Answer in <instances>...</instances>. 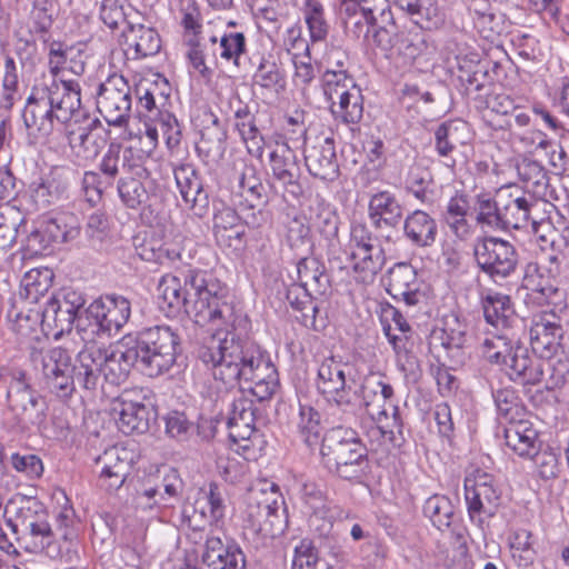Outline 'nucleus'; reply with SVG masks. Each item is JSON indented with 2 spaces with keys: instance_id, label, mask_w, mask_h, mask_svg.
I'll list each match as a JSON object with an SVG mask.
<instances>
[{
  "instance_id": "f257e3e1",
  "label": "nucleus",
  "mask_w": 569,
  "mask_h": 569,
  "mask_svg": "<svg viewBox=\"0 0 569 569\" xmlns=\"http://www.w3.org/2000/svg\"><path fill=\"white\" fill-rule=\"evenodd\" d=\"M199 360L216 381L232 388L240 381L259 401L269 400L279 388L278 371L270 357L253 341L237 333V325L210 338L198 349Z\"/></svg>"
},
{
  "instance_id": "f03ea898",
  "label": "nucleus",
  "mask_w": 569,
  "mask_h": 569,
  "mask_svg": "<svg viewBox=\"0 0 569 569\" xmlns=\"http://www.w3.org/2000/svg\"><path fill=\"white\" fill-rule=\"evenodd\" d=\"M158 290L169 315L184 310L199 327L220 333L241 320L224 288L199 269L179 270L161 277Z\"/></svg>"
},
{
  "instance_id": "7ed1b4c3",
  "label": "nucleus",
  "mask_w": 569,
  "mask_h": 569,
  "mask_svg": "<svg viewBox=\"0 0 569 569\" xmlns=\"http://www.w3.org/2000/svg\"><path fill=\"white\" fill-rule=\"evenodd\" d=\"M78 383L87 390H96L103 378L110 385L124 382L132 368L138 370L137 353L126 337L116 347H101L97 342L84 345L78 353Z\"/></svg>"
},
{
  "instance_id": "20e7f679",
  "label": "nucleus",
  "mask_w": 569,
  "mask_h": 569,
  "mask_svg": "<svg viewBox=\"0 0 569 569\" xmlns=\"http://www.w3.org/2000/svg\"><path fill=\"white\" fill-rule=\"evenodd\" d=\"M320 455L323 466L341 479L358 480L369 470L367 449L350 428L329 429L322 437Z\"/></svg>"
},
{
  "instance_id": "39448f33",
  "label": "nucleus",
  "mask_w": 569,
  "mask_h": 569,
  "mask_svg": "<svg viewBox=\"0 0 569 569\" xmlns=\"http://www.w3.org/2000/svg\"><path fill=\"white\" fill-rule=\"evenodd\" d=\"M138 358V370L148 377L168 372L181 353L179 335L167 326L146 328L127 337Z\"/></svg>"
},
{
  "instance_id": "423d86ee",
  "label": "nucleus",
  "mask_w": 569,
  "mask_h": 569,
  "mask_svg": "<svg viewBox=\"0 0 569 569\" xmlns=\"http://www.w3.org/2000/svg\"><path fill=\"white\" fill-rule=\"evenodd\" d=\"M180 24L187 47V58L192 68L202 77L211 73L208 63L218 61L219 30L213 21L202 22V14L194 1H187L181 9Z\"/></svg>"
},
{
  "instance_id": "0eeeda50",
  "label": "nucleus",
  "mask_w": 569,
  "mask_h": 569,
  "mask_svg": "<svg viewBox=\"0 0 569 569\" xmlns=\"http://www.w3.org/2000/svg\"><path fill=\"white\" fill-rule=\"evenodd\" d=\"M80 108V93L67 82H56L41 89L38 112H43L38 132L46 138L49 149H57L62 138V124Z\"/></svg>"
},
{
  "instance_id": "6e6552de",
  "label": "nucleus",
  "mask_w": 569,
  "mask_h": 569,
  "mask_svg": "<svg viewBox=\"0 0 569 569\" xmlns=\"http://www.w3.org/2000/svg\"><path fill=\"white\" fill-rule=\"evenodd\" d=\"M130 302L122 296L101 297L89 305L86 317L78 319V333L84 345L118 332L129 320Z\"/></svg>"
},
{
  "instance_id": "1a4fd4ad",
  "label": "nucleus",
  "mask_w": 569,
  "mask_h": 569,
  "mask_svg": "<svg viewBox=\"0 0 569 569\" xmlns=\"http://www.w3.org/2000/svg\"><path fill=\"white\" fill-rule=\"evenodd\" d=\"M247 520L264 538H273L283 530L284 500L279 487L269 481L252 486L246 497Z\"/></svg>"
},
{
  "instance_id": "9d476101",
  "label": "nucleus",
  "mask_w": 569,
  "mask_h": 569,
  "mask_svg": "<svg viewBox=\"0 0 569 569\" xmlns=\"http://www.w3.org/2000/svg\"><path fill=\"white\" fill-rule=\"evenodd\" d=\"M367 224L353 222L350 226L349 240L345 253L356 274L357 281L369 283L386 264L385 249Z\"/></svg>"
},
{
  "instance_id": "9b49d317",
  "label": "nucleus",
  "mask_w": 569,
  "mask_h": 569,
  "mask_svg": "<svg viewBox=\"0 0 569 569\" xmlns=\"http://www.w3.org/2000/svg\"><path fill=\"white\" fill-rule=\"evenodd\" d=\"M499 204L501 230L522 229L531 223L536 233H539L540 229H549L550 237L548 238L542 233L539 234V239L542 242H549L551 247L555 246L552 236H556L557 231L551 229V223L549 221L538 223L533 217L535 211L540 206V202L533 196L526 194L511 186L501 187L499 189Z\"/></svg>"
},
{
  "instance_id": "f8f14e48",
  "label": "nucleus",
  "mask_w": 569,
  "mask_h": 569,
  "mask_svg": "<svg viewBox=\"0 0 569 569\" xmlns=\"http://www.w3.org/2000/svg\"><path fill=\"white\" fill-rule=\"evenodd\" d=\"M472 251L479 270L495 282L508 278L518 267V251L505 239L492 236L478 237Z\"/></svg>"
},
{
  "instance_id": "ddd939ff",
  "label": "nucleus",
  "mask_w": 569,
  "mask_h": 569,
  "mask_svg": "<svg viewBox=\"0 0 569 569\" xmlns=\"http://www.w3.org/2000/svg\"><path fill=\"white\" fill-rule=\"evenodd\" d=\"M569 321L567 312L541 310L532 316L530 345L541 358H552L562 352Z\"/></svg>"
},
{
  "instance_id": "4468645a",
  "label": "nucleus",
  "mask_w": 569,
  "mask_h": 569,
  "mask_svg": "<svg viewBox=\"0 0 569 569\" xmlns=\"http://www.w3.org/2000/svg\"><path fill=\"white\" fill-rule=\"evenodd\" d=\"M465 499L471 522L483 529L499 509L501 492L491 475L478 472L473 478H466Z\"/></svg>"
},
{
  "instance_id": "2eb2a0df",
  "label": "nucleus",
  "mask_w": 569,
  "mask_h": 569,
  "mask_svg": "<svg viewBox=\"0 0 569 569\" xmlns=\"http://www.w3.org/2000/svg\"><path fill=\"white\" fill-rule=\"evenodd\" d=\"M97 109L110 126L128 123L132 110V90L122 74L113 73L99 84Z\"/></svg>"
},
{
  "instance_id": "dca6fc26",
  "label": "nucleus",
  "mask_w": 569,
  "mask_h": 569,
  "mask_svg": "<svg viewBox=\"0 0 569 569\" xmlns=\"http://www.w3.org/2000/svg\"><path fill=\"white\" fill-rule=\"evenodd\" d=\"M41 365L43 388L62 399L71 397L78 367L72 363L69 351L61 347L48 349L41 352Z\"/></svg>"
},
{
  "instance_id": "f3484780",
  "label": "nucleus",
  "mask_w": 569,
  "mask_h": 569,
  "mask_svg": "<svg viewBox=\"0 0 569 569\" xmlns=\"http://www.w3.org/2000/svg\"><path fill=\"white\" fill-rule=\"evenodd\" d=\"M347 363L331 356L325 358L318 368L317 390L340 408L348 410L357 398L351 395V386L346 380Z\"/></svg>"
},
{
  "instance_id": "a211bd4d",
  "label": "nucleus",
  "mask_w": 569,
  "mask_h": 569,
  "mask_svg": "<svg viewBox=\"0 0 569 569\" xmlns=\"http://www.w3.org/2000/svg\"><path fill=\"white\" fill-rule=\"evenodd\" d=\"M148 156L133 147H122L120 143H110L100 162V171L114 180L123 177H149L146 167Z\"/></svg>"
},
{
  "instance_id": "6ab92c4d",
  "label": "nucleus",
  "mask_w": 569,
  "mask_h": 569,
  "mask_svg": "<svg viewBox=\"0 0 569 569\" xmlns=\"http://www.w3.org/2000/svg\"><path fill=\"white\" fill-rule=\"evenodd\" d=\"M94 462L100 467L98 487L109 495H114L131 472L133 455L124 447L112 446L99 455Z\"/></svg>"
},
{
  "instance_id": "aec40b11",
  "label": "nucleus",
  "mask_w": 569,
  "mask_h": 569,
  "mask_svg": "<svg viewBox=\"0 0 569 569\" xmlns=\"http://www.w3.org/2000/svg\"><path fill=\"white\" fill-rule=\"evenodd\" d=\"M503 365L507 367L509 379L523 387L539 385L545 376V361L542 358L518 343Z\"/></svg>"
},
{
  "instance_id": "412c9836",
  "label": "nucleus",
  "mask_w": 569,
  "mask_h": 569,
  "mask_svg": "<svg viewBox=\"0 0 569 569\" xmlns=\"http://www.w3.org/2000/svg\"><path fill=\"white\" fill-rule=\"evenodd\" d=\"M38 223V241L42 244L43 251L79 234L74 217L63 211L51 210L43 213Z\"/></svg>"
},
{
  "instance_id": "4be33fe9",
  "label": "nucleus",
  "mask_w": 569,
  "mask_h": 569,
  "mask_svg": "<svg viewBox=\"0 0 569 569\" xmlns=\"http://www.w3.org/2000/svg\"><path fill=\"white\" fill-rule=\"evenodd\" d=\"M174 179L182 199L192 214L197 218H204L209 213V194L203 189L202 181L191 163H183L173 171Z\"/></svg>"
},
{
  "instance_id": "5701e85b",
  "label": "nucleus",
  "mask_w": 569,
  "mask_h": 569,
  "mask_svg": "<svg viewBox=\"0 0 569 569\" xmlns=\"http://www.w3.org/2000/svg\"><path fill=\"white\" fill-rule=\"evenodd\" d=\"M111 415L118 429L124 435L144 433L149 430L153 410L139 401L122 396L113 402Z\"/></svg>"
},
{
  "instance_id": "b1692460",
  "label": "nucleus",
  "mask_w": 569,
  "mask_h": 569,
  "mask_svg": "<svg viewBox=\"0 0 569 569\" xmlns=\"http://www.w3.org/2000/svg\"><path fill=\"white\" fill-rule=\"evenodd\" d=\"M387 291L407 306H416L425 298L420 290L417 272L409 263H397L389 271Z\"/></svg>"
},
{
  "instance_id": "393cba45",
  "label": "nucleus",
  "mask_w": 569,
  "mask_h": 569,
  "mask_svg": "<svg viewBox=\"0 0 569 569\" xmlns=\"http://www.w3.org/2000/svg\"><path fill=\"white\" fill-rule=\"evenodd\" d=\"M305 161L308 171L316 178L335 181L339 177V166L332 138L319 140L307 149Z\"/></svg>"
},
{
  "instance_id": "a878e982",
  "label": "nucleus",
  "mask_w": 569,
  "mask_h": 569,
  "mask_svg": "<svg viewBox=\"0 0 569 569\" xmlns=\"http://www.w3.org/2000/svg\"><path fill=\"white\" fill-rule=\"evenodd\" d=\"M57 0H44L43 6L40 7L38 2V32L43 33L41 39L43 41V49L49 58V67L53 74H56L66 62V50L63 43L60 41L49 42L46 38L49 29L53 23L54 17L58 16Z\"/></svg>"
},
{
  "instance_id": "bb28decb",
  "label": "nucleus",
  "mask_w": 569,
  "mask_h": 569,
  "mask_svg": "<svg viewBox=\"0 0 569 569\" xmlns=\"http://www.w3.org/2000/svg\"><path fill=\"white\" fill-rule=\"evenodd\" d=\"M256 411L253 401L242 395L233 399L227 426L230 430L229 437L234 442L250 439L256 431Z\"/></svg>"
},
{
  "instance_id": "cd10ccee",
  "label": "nucleus",
  "mask_w": 569,
  "mask_h": 569,
  "mask_svg": "<svg viewBox=\"0 0 569 569\" xmlns=\"http://www.w3.org/2000/svg\"><path fill=\"white\" fill-rule=\"evenodd\" d=\"M368 216L376 229L396 228L402 219V207L392 192L379 191L370 197Z\"/></svg>"
},
{
  "instance_id": "c85d7f7f",
  "label": "nucleus",
  "mask_w": 569,
  "mask_h": 569,
  "mask_svg": "<svg viewBox=\"0 0 569 569\" xmlns=\"http://www.w3.org/2000/svg\"><path fill=\"white\" fill-rule=\"evenodd\" d=\"M508 448L522 458H533L539 452L538 431L528 420L518 419L505 429Z\"/></svg>"
},
{
  "instance_id": "c756f323",
  "label": "nucleus",
  "mask_w": 569,
  "mask_h": 569,
  "mask_svg": "<svg viewBox=\"0 0 569 569\" xmlns=\"http://www.w3.org/2000/svg\"><path fill=\"white\" fill-rule=\"evenodd\" d=\"M405 237L418 248L432 247L437 240V221L423 210H415L403 221Z\"/></svg>"
},
{
  "instance_id": "7c9ffc66",
  "label": "nucleus",
  "mask_w": 569,
  "mask_h": 569,
  "mask_svg": "<svg viewBox=\"0 0 569 569\" xmlns=\"http://www.w3.org/2000/svg\"><path fill=\"white\" fill-rule=\"evenodd\" d=\"M227 130L216 116L211 124L201 130L200 140L196 144L198 156L207 163H218L226 152Z\"/></svg>"
},
{
  "instance_id": "2f4dec72",
  "label": "nucleus",
  "mask_w": 569,
  "mask_h": 569,
  "mask_svg": "<svg viewBox=\"0 0 569 569\" xmlns=\"http://www.w3.org/2000/svg\"><path fill=\"white\" fill-rule=\"evenodd\" d=\"M96 122H98L97 119L88 127H79L77 130L69 131V144L79 161L94 160L104 147L106 140L97 129L92 128Z\"/></svg>"
},
{
  "instance_id": "473e14b6",
  "label": "nucleus",
  "mask_w": 569,
  "mask_h": 569,
  "mask_svg": "<svg viewBox=\"0 0 569 569\" xmlns=\"http://www.w3.org/2000/svg\"><path fill=\"white\" fill-rule=\"evenodd\" d=\"M299 288L310 295L322 296L330 287L325 264L315 257H305L297 263Z\"/></svg>"
},
{
  "instance_id": "72a5a7b5",
  "label": "nucleus",
  "mask_w": 569,
  "mask_h": 569,
  "mask_svg": "<svg viewBox=\"0 0 569 569\" xmlns=\"http://www.w3.org/2000/svg\"><path fill=\"white\" fill-rule=\"evenodd\" d=\"M395 3L422 29H437L443 23V13L437 0H395Z\"/></svg>"
},
{
  "instance_id": "f704fd0d",
  "label": "nucleus",
  "mask_w": 569,
  "mask_h": 569,
  "mask_svg": "<svg viewBox=\"0 0 569 569\" xmlns=\"http://www.w3.org/2000/svg\"><path fill=\"white\" fill-rule=\"evenodd\" d=\"M66 173V168L60 166H51L42 170L38 182V206L47 208L60 202L68 186Z\"/></svg>"
},
{
  "instance_id": "c9c22d12",
  "label": "nucleus",
  "mask_w": 569,
  "mask_h": 569,
  "mask_svg": "<svg viewBox=\"0 0 569 569\" xmlns=\"http://www.w3.org/2000/svg\"><path fill=\"white\" fill-rule=\"evenodd\" d=\"M71 313L64 311L56 296L47 299L41 311V331L47 338L59 339L72 328Z\"/></svg>"
},
{
  "instance_id": "e433bc0d",
  "label": "nucleus",
  "mask_w": 569,
  "mask_h": 569,
  "mask_svg": "<svg viewBox=\"0 0 569 569\" xmlns=\"http://www.w3.org/2000/svg\"><path fill=\"white\" fill-rule=\"evenodd\" d=\"M482 309L486 321L497 328L508 329L517 320L510 297L500 292L489 291L482 298Z\"/></svg>"
},
{
  "instance_id": "4c0bfd02",
  "label": "nucleus",
  "mask_w": 569,
  "mask_h": 569,
  "mask_svg": "<svg viewBox=\"0 0 569 569\" xmlns=\"http://www.w3.org/2000/svg\"><path fill=\"white\" fill-rule=\"evenodd\" d=\"M124 37L129 49L134 50L136 59L154 56L161 48V39L151 27L130 24Z\"/></svg>"
},
{
  "instance_id": "58836bf2",
  "label": "nucleus",
  "mask_w": 569,
  "mask_h": 569,
  "mask_svg": "<svg viewBox=\"0 0 569 569\" xmlns=\"http://www.w3.org/2000/svg\"><path fill=\"white\" fill-rule=\"evenodd\" d=\"M468 326L455 315H448L443 318V326L440 330L431 335V345L439 341L446 350L461 349L466 346Z\"/></svg>"
},
{
  "instance_id": "ea45409f",
  "label": "nucleus",
  "mask_w": 569,
  "mask_h": 569,
  "mask_svg": "<svg viewBox=\"0 0 569 569\" xmlns=\"http://www.w3.org/2000/svg\"><path fill=\"white\" fill-rule=\"evenodd\" d=\"M302 14L311 43L325 42L329 34L330 24L326 18L325 7L321 1L305 0Z\"/></svg>"
},
{
  "instance_id": "a19ab883",
  "label": "nucleus",
  "mask_w": 569,
  "mask_h": 569,
  "mask_svg": "<svg viewBox=\"0 0 569 569\" xmlns=\"http://www.w3.org/2000/svg\"><path fill=\"white\" fill-rule=\"evenodd\" d=\"M183 490V482L173 468L168 469L164 473L160 485L152 488L144 489L140 495L139 499L153 500L154 505H168V500L178 498Z\"/></svg>"
},
{
  "instance_id": "79ce46f5",
  "label": "nucleus",
  "mask_w": 569,
  "mask_h": 569,
  "mask_svg": "<svg viewBox=\"0 0 569 569\" xmlns=\"http://www.w3.org/2000/svg\"><path fill=\"white\" fill-rule=\"evenodd\" d=\"M463 121H448L441 123L435 132V147L439 156L448 158L457 146L466 143L462 133L467 131Z\"/></svg>"
},
{
  "instance_id": "37998d69",
  "label": "nucleus",
  "mask_w": 569,
  "mask_h": 569,
  "mask_svg": "<svg viewBox=\"0 0 569 569\" xmlns=\"http://www.w3.org/2000/svg\"><path fill=\"white\" fill-rule=\"evenodd\" d=\"M363 99L361 90L357 87L351 91L330 102V109L336 118H340L345 123H358L363 113Z\"/></svg>"
},
{
  "instance_id": "c03bdc74",
  "label": "nucleus",
  "mask_w": 569,
  "mask_h": 569,
  "mask_svg": "<svg viewBox=\"0 0 569 569\" xmlns=\"http://www.w3.org/2000/svg\"><path fill=\"white\" fill-rule=\"evenodd\" d=\"M296 427L301 440L308 446L318 445L322 432L321 416L312 407L300 405Z\"/></svg>"
},
{
  "instance_id": "a18cd8bd",
  "label": "nucleus",
  "mask_w": 569,
  "mask_h": 569,
  "mask_svg": "<svg viewBox=\"0 0 569 569\" xmlns=\"http://www.w3.org/2000/svg\"><path fill=\"white\" fill-rule=\"evenodd\" d=\"M423 515L432 525L443 531L448 529L455 516V508L451 500L443 495L429 497L423 505Z\"/></svg>"
},
{
  "instance_id": "49530a36",
  "label": "nucleus",
  "mask_w": 569,
  "mask_h": 569,
  "mask_svg": "<svg viewBox=\"0 0 569 569\" xmlns=\"http://www.w3.org/2000/svg\"><path fill=\"white\" fill-rule=\"evenodd\" d=\"M382 325L383 332L395 351L400 353L402 350H406L405 341L408 339V333L411 331V328L402 313L398 309L391 308L386 312Z\"/></svg>"
},
{
  "instance_id": "de8ad7c7",
  "label": "nucleus",
  "mask_w": 569,
  "mask_h": 569,
  "mask_svg": "<svg viewBox=\"0 0 569 569\" xmlns=\"http://www.w3.org/2000/svg\"><path fill=\"white\" fill-rule=\"evenodd\" d=\"M148 177H123L118 180V194L121 202L129 209H138L146 204L149 193L142 183V179Z\"/></svg>"
},
{
  "instance_id": "09e8293b",
  "label": "nucleus",
  "mask_w": 569,
  "mask_h": 569,
  "mask_svg": "<svg viewBox=\"0 0 569 569\" xmlns=\"http://www.w3.org/2000/svg\"><path fill=\"white\" fill-rule=\"evenodd\" d=\"M518 341L507 332L487 337L482 345V356L491 363H505Z\"/></svg>"
},
{
  "instance_id": "8fccbe9b",
  "label": "nucleus",
  "mask_w": 569,
  "mask_h": 569,
  "mask_svg": "<svg viewBox=\"0 0 569 569\" xmlns=\"http://www.w3.org/2000/svg\"><path fill=\"white\" fill-rule=\"evenodd\" d=\"M382 392H392V387L385 382L380 375L370 373L362 379L357 389L351 390V395H355L357 398L348 409L356 407L365 408L369 401H372Z\"/></svg>"
},
{
  "instance_id": "3c124183",
  "label": "nucleus",
  "mask_w": 569,
  "mask_h": 569,
  "mask_svg": "<svg viewBox=\"0 0 569 569\" xmlns=\"http://www.w3.org/2000/svg\"><path fill=\"white\" fill-rule=\"evenodd\" d=\"M209 508V519L208 521L218 522L224 516V502L223 497L219 490L218 485L210 483L209 490L202 492V496L199 497L193 506L194 513L199 511L201 518H207L206 508Z\"/></svg>"
},
{
  "instance_id": "603ef678",
  "label": "nucleus",
  "mask_w": 569,
  "mask_h": 569,
  "mask_svg": "<svg viewBox=\"0 0 569 569\" xmlns=\"http://www.w3.org/2000/svg\"><path fill=\"white\" fill-rule=\"evenodd\" d=\"M459 80L466 84V90L472 88L475 91H481L488 79V68L486 62L475 59L459 60Z\"/></svg>"
},
{
  "instance_id": "864d4df0",
  "label": "nucleus",
  "mask_w": 569,
  "mask_h": 569,
  "mask_svg": "<svg viewBox=\"0 0 569 569\" xmlns=\"http://www.w3.org/2000/svg\"><path fill=\"white\" fill-rule=\"evenodd\" d=\"M431 183L432 174L427 167L420 163H413L408 168L405 176V188L416 199L426 202L429 198L428 188Z\"/></svg>"
},
{
  "instance_id": "5fc2aeb1",
  "label": "nucleus",
  "mask_w": 569,
  "mask_h": 569,
  "mask_svg": "<svg viewBox=\"0 0 569 569\" xmlns=\"http://www.w3.org/2000/svg\"><path fill=\"white\" fill-rule=\"evenodd\" d=\"M159 86L148 79H140L134 84V94L137 98V111L141 116L154 117L162 113L157 101Z\"/></svg>"
},
{
  "instance_id": "6e6d98bb",
  "label": "nucleus",
  "mask_w": 569,
  "mask_h": 569,
  "mask_svg": "<svg viewBox=\"0 0 569 569\" xmlns=\"http://www.w3.org/2000/svg\"><path fill=\"white\" fill-rule=\"evenodd\" d=\"M218 39V59L231 61L236 67H239L240 57L247 51V39L242 32H219Z\"/></svg>"
},
{
  "instance_id": "4d7b16f0",
  "label": "nucleus",
  "mask_w": 569,
  "mask_h": 569,
  "mask_svg": "<svg viewBox=\"0 0 569 569\" xmlns=\"http://www.w3.org/2000/svg\"><path fill=\"white\" fill-rule=\"evenodd\" d=\"M493 401L499 417L508 423L521 419L525 409L519 402V398L512 388H501L492 391Z\"/></svg>"
},
{
  "instance_id": "13d9d810",
  "label": "nucleus",
  "mask_w": 569,
  "mask_h": 569,
  "mask_svg": "<svg viewBox=\"0 0 569 569\" xmlns=\"http://www.w3.org/2000/svg\"><path fill=\"white\" fill-rule=\"evenodd\" d=\"M323 93L329 102L341 98L346 92L357 88L353 78L346 70L327 69L322 76Z\"/></svg>"
},
{
  "instance_id": "bf43d9fd",
  "label": "nucleus",
  "mask_w": 569,
  "mask_h": 569,
  "mask_svg": "<svg viewBox=\"0 0 569 569\" xmlns=\"http://www.w3.org/2000/svg\"><path fill=\"white\" fill-rule=\"evenodd\" d=\"M39 503L43 507V512L47 516H52L61 525L72 515V508L69 506V499L64 491L60 488H54L51 492L43 493Z\"/></svg>"
},
{
  "instance_id": "052dcab7",
  "label": "nucleus",
  "mask_w": 569,
  "mask_h": 569,
  "mask_svg": "<svg viewBox=\"0 0 569 569\" xmlns=\"http://www.w3.org/2000/svg\"><path fill=\"white\" fill-rule=\"evenodd\" d=\"M510 548L512 558L519 566L528 567L533 562L536 550L533 548L532 533L529 530H516L510 541Z\"/></svg>"
},
{
  "instance_id": "680f3d73",
  "label": "nucleus",
  "mask_w": 569,
  "mask_h": 569,
  "mask_svg": "<svg viewBox=\"0 0 569 569\" xmlns=\"http://www.w3.org/2000/svg\"><path fill=\"white\" fill-rule=\"evenodd\" d=\"M269 162L272 176L300 169L296 152L286 141H276V146L269 154Z\"/></svg>"
},
{
  "instance_id": "e2e57ef3",
  "label": "nucleus",
  "mask_w": 569,
  "mask_h": 569,
  "mask_svg": "<svg viewBox=\"0 0 569 569\" xmlns=\"http://www.w3.org/2000/svg\"><path fill=\"white\" fill-rule=\"evenodd\" d=\"M299 290H302L299 288V286L289 289L287 299L295 309L301 311L300 322L306 327H312L315 330H318L316 325L318 307L312 299L315 295H310L303 291V297L300 299L298 295Z\"/></svg>"
},
{
  "instance_id": "0e129e2a",
  "label": "nucleus",
  "mask_w": 569,
  "mask_h": 569,
  "mask_svg": "<svg viewBox=\"0 0 569 569\" xmlns=\"http://www.w3.org/2000/svg\"><path fill=\"white\" fill-rule=\"evenodd\" d=\"M241 194L247 202H256L258 206L268 203V197L262 182L256 177L253 168H246L239 178Z\"/></svg>"
},
{
  "instance_id": "69168bd1",
  "label": "nucleus",
  "mask_w": 569,
  "mask_h": 569,
  "mask_svg": "<svg viewBox=\"0 0 569 569\" xmlns=\"http://www.w3.org/2000/svg\"><path fill=\"white\" fill-rule=\"evenodd\" d=\"M519 174L527 188L533 193L545 194L549 178L545 168L537 161H525L518 168Z\"/></svg>"
},
{
  "instance_id": "338daca9",
  "label": "nucleus",
  "mask_w": 569,
  "mask_h": 569,
  "mask_svg": "<svg viewBox=\"0 0 569 569\" xmlns=\"http://www.w3.org/2000/svg\"><path fill=\"white\" fill-rule=\"evenodd\" d=\"M477 222L487 224L493 229H500V204H499V190L495 199L488 194H479L477 197Z\"/></svg>"
},
{
  "instance_id": "774afa93",
  "label": "nucleus",
  "mask_w": 569,
  "mask_h": 569,
  "mask_svg": "<svg viewBox=\"0 0 569 569\" xmlns=\"http://www.w3.org/2000/svg\"><path fill=\"white\" fill-rule=\"evenodd\" d=\"M320 561L319 550L311 539L305 538L293 548L290 569H317Z\"/></svg>"
}]
</instances>
